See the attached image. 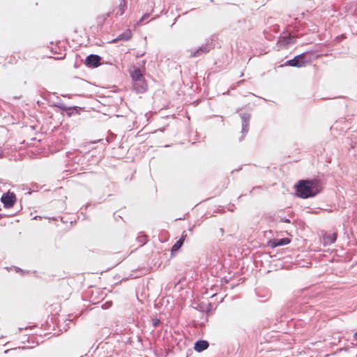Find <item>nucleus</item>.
I'll list each match as a JSON object with an SVG mask.
<instances>
[{
  "label": "nucleus",
  "instance_id": "1",
  "mask_svg": "<svg viewBox=\"0 0 357 357\" xmlns=\"http://www.w3.org/2000/svg\"><path fill=\"white\" fill-rule=\"evenodd\" d=\"M296 195L307 199L315 196L321 190V185L317 180H301L296 185Z\"/></svg>",
  "mask_w": 357,
  "mask_h": 357
},
{
  "label": "nucleus",
  "instance_id": "2",
  "mask_svg": "<svg viewBox=\"0 0 357 357\" xmlns=\"http://www.w3.org/2000/svg\"><path fill=\"white\" fill-rule=\"evenodd\" d=\"M305 54H301L295 56L293 59L289 60L287 61L286 65L295 66V67H303L305 64V61H304Z\"/></svg>",
  "mask_w": 357,
  "mask_h": 357
},
{
  "label": "nucleus",
  "instance_id": "3",
  "mask_svg": "<svg viewBox=\"0 0 357 357\" xmlns=\"http://www.w3.org/2000/svg\"><path fill=\"white\" fill-rule=\"evenodd\" d=\"M15 200V196L13 193H6L1 197V202L3 203L4 206L10 208L13 206Z\"/></svg>",
  "mask_w": 357,
  "mask_h": 357
},
{
  "label": "nucleus",
  "instance_id": "4",
  "mask_svg": "<svg viewBox=\"0 0 357 357\" xmlns=\"http://www.w3.org/2000/svg\"><path fill=\"white\" fill-rule=\"evenodd\" d=\"M133 87L137 93H144L147 89V84L144 79L142 78L133 83Z\"/></svg>",
  "mask_w": 357,
  "mask_h": 357
},
{
  "label": "nucleus",
  "instance_id": "5",
  "mask_svg": "<svg viewBox=\"0 0 357 357\" xmlns=\"http://www.w3.org/2000/svg\"><path fill=\"white\" fill-rule=\"evenodd\" d=\"M100 57L98 55L91 54L87 56L86 63L89 66L97 67L100 63Z\"/></svg>",
  "mask_w": 357,
  "mask_h": 357
},
{
  "label": "nucleus",
  "instance_id": "6",
  "mask_svg": "<svg viewBox=\"0 0 357 357\" xmlns=\"http://www.w3.org/2000/svg\"><path fill=\"white\" fill-rule=\"evenodd\" d=\"M130 75L133 83L144 77L142 70L135 67H134L133 70L130 71Z\"/></svg>",
  "mask_w": 357,
  "mask_h": 357
},
{
  "label": "nucleus",
  "instance_id": "7",
  "mask_svg": "<svg viewBox=\"0 0 357 357\" xmlns=\"http://www.w3.org/2000/svg\"><path fill=\"white\" fill-rule=\"evenodd\" d=\"M208 347V343L207 341H205V340H199V341H197L195 344V350L198 351V352H201L205 349H206Z\"/></svg>",
  "mask_w": 357,
  "mask_h": 357
},
{
  "label": "nucleus",
  "instance_id": "8",
  "mask_svg": "<svg viewBox=\"0 0 357 357\" xmlns=\"http://www.w3.org/2000/svg\"><path fill=\"white\" fill-rule=\"evenodd\" d=\"M250 114H245L241 116L242 119V132L246 133L248 130V121L250 119Z\"/></svg>",
  "mask_w": 357,
  "mask_h": 357
},
{
  "label": "nucleus",
  "instance_id": "9",
  "mask_svg": "<svg viewBox=\"0 0 357 357\" xmlns=\"http://www.w3.org/2000/svg\"><path fill=\"white\" fill-rule=\"evenodd\" d=\"M132 32L130 29H128L124 33L120 34L116 39H114L113 41L116 42L119 40H128L132 37Z\"/></svg>",
  "mask_w": 357,
  "mask_h": 357
},
{
  "label": "nucleus",
  "instance_id": "10",
  "mask_svg": "<svg viewBox=\"0 0 357 357\" xmlns=\"http://www.w3.org/2000/svg\"><path fill=\"white\" fill-rule=\"evenodd\" d=\"M210 50V47L207 45H202L198 50H197L190 56L197 57L200 56L202 54L207 53Z\"/></svg>",
  "mask_w": 357,
  "mask_h": 357
},
{
  "label": "nucleus",
  "instance_id": "11",
  "mask_svg": "<svg viewBox=\"0 0 357 357\" xmlns=\"http://www.w3.org/2000/svg\"><path fill=\"white\" fill-rule=\"evenodd\" d=\"M336 241V234H331L324 237V244L325 245H331Z\"/></svg>",
  "mask_w": 357,
  "mask_h": 357
},
{
  "label": "nucleus",
  "instance_id": "12",
  "mask_svg": "<svg viewBox=\"0 0 357 357\" xmlns=\"http://www.w3.org/2000/svg\"><path fill=\"white\" fill-rule=\"evenodd\" d=\"M290 243V240L287 238H284L281 239H275L273 241V246H282L284 245H287Z\"/></svg>",
  "mask_w": 357,
  "mask_h": 357
},
{
  "label": "nucleus",
  "instance_id": "13",
  "mask_svg": "<svg viewBox=\"0 0 357 357\" xmlns=\"http://www.w3.org/2000/svg\"><path fill=\"white\" fill-rule=\"evenodd\" d=\"M126 6V1L124 0H122L121 3L119 4V8L116 14L119 15H122L124 13Z\"/></svg>",
  "mask_w": 357,
  "mask_h": 357
},
{
  "label": "nucleus",
  "instance_id": "14",
  "mask_svg": "<svg viewBox=\"0 0 357 357\" xmlns=\"http://www.w3.org/2000/svg\"><path fill=\"white\" fill-rule=\"evenodd\" d=\"M281 43L284 45H288L294 43V39L291 36L289 38H283V39L281 40Z\"/></svg>",
  "mask_w": 357,
  "mask_h": 357
},
{
  "label": "nucleus",
  "instance_id": "15",
  "mask_svg": "<svg viewBox=\"0 0 357 357\" xmlns=\"http://www.w3.org/2000/svg\"><path fill=\"white\" fill-rule=\"evenodd\" d=\"M183 238H181L180 240H178L173 246L172 249L173 250H178L183 245Z\"/></svg>",
  "mask_w": 357,
  "mask_h": 357
},
{
  "label": "nucleus",
  "instance_id": "16",
  "mask_svg": "<svg viewBox=\"0 0 357 357\" xmlns=\"http://www.w3.org/2000/svg\"><path fill=\"white\" fill-rule=\"evenodd\" d=\"M159 324H160V320L159 319H155L153 320V326L155 327L158 326Z\"/></svg>",
  "mask_w": 357,
  "mask_h": 357
},
{
  "label": "nucleus",
  "instance_id": "17",
  "mask_svg": "<svg viewBox=\"0 0 357 357\" xmlns=\"http://www.w3.org/2000/svg\"><path fill=\"white\" fill-rule=\"evenodd\" d=\"M149 17V15H144L142 16V17L141 18V20H140V22L144 21V20L147 19Z\"/></svg>",
  "mask_w": 357,
  "mask_h": 357
},
{
  "label": "nucleus",
  "instance_id": "18",
  "mask_svg": "<svg viewBox=\"0 0 357 357\" xmlns=\"http://www.w3.org/2000/svg\"><path fill=\"white\" fill-rule=\"evenodd\" d=\"M3 157V150L0 147V158H1Z\"/></svg>",
  "mask_w": 357,
  "mask_h": 357
},
{
  "label": "nucleus",
  "instance_id": "19",
  "mask_svg": "<svg viewBox=\"0 0 357 357\" xmlns=\"http://www.w3.org/2000/svg\"><path fill=\"white\" fill-rule=\"evenodd\" d=\"M284 221H285L286 222H289V220L288 219H286Z\"/></svg>",
  "mask_w": 357,
  "mask_h": 357
},
{
  "label": "nucleus",
  "instance_id": "20",
  "mask_svg": "<svg viewBox=\"0 0 357 357\" xmlns=\"http://www.w3.org/2000/svg\"><path fill=\"white\" fill-rule=\"evenodd\" d=\"M356 335L357 336V332L356 333Z\"/></svg>",
  "mask_w": 357,
  "mask_h": 357
}]
</instances>
